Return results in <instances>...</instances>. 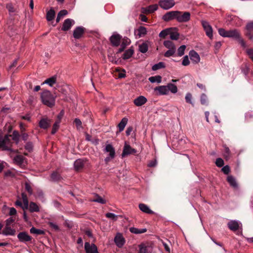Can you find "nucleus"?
<instances>
[{
    "label": "nucleus",
    "mask_w": 253,
    "mask_h": 253,
    "mask_svg": "<svg viewBox=\"0 0 253 253\" xmlns=\"http://www.w3.org/2000/svg\"><path fill=\"white\" fill-rule=\"evenodd\" d=\"M218 31L219 34L223 37L232 38L238 39L240 44L243 46H245V42L242 39L240 38V34L237 30L226 31L224 29L219 28Z\"/></svg>",
    "instance_id": "obj_1"
},
{
    "label": "nucleus",
    "mask_w": 253,
    "mask_h": 253,
    "mask_svg": "<svg viewBox=\"0 0 253 253\" xmlns=\"http://www.w3.org/2000/svg\"><path fill=\"white\" fill-rule=\"evenodd\" d=\"M41 98L42 103L49 107H52L55 104V97L49 91H45L41 94Z\"/></svg>",
    "instance_id": "obj_2"
},
{
    "label": "nucleus",
    "mask_w": 253,
    "mask_h": 253,
    "mask_svg": "<svg viewBox=\"0 0 253 253\" xmlns=\"http://www.w3.org/2000/svg\"><path fill=\"white\" fill-rule=\"evenodd\" d=\"M191 14L188 11H177L176 21L179 23H186L190 20Z\"/></svg>",
    "instance_id": "obj_3"
},
{
    "label": "nucleus",
    "mask_w": 253,
    "mask_h": 253,
    "mask_svg": "<svg viewBox=\"0 0 253 253\" xmlns=\"http://www.w3.org/2000/svg\"><path fill=\"white\" fill-rule=\"evenodd\" d=\"M9 136L5 135L4 137H0V148L4 150H11V142Z\"/></svg>",
    "instance_id": "obj_4"
},
{
    "label": "nucleus",
    "mask_w": 253,
    "mask_h": 253,
    "mask_svg": "<svg viewBox=\"0 0 253 253\" xmlns=\"http://www.w3.org/2000/svg\"><path fill=\"white\" fill-rule=\"evenodd\" d=\"M201 24L206 32V35L210 39H212L213 37V30L211 25L208 21L205 20H202Z\"/></svg>",
    "instance_id": "obj_5"
},
{
    "label": "nucleus",
    "mask_w": 253,
    "mask_h": 253,
    "mask_svg": "<svg viewBox=\"0 0 253 253\" xmlns=\"http://www.w3.org/2000/svg\"><path fill=\"white\" fill-rule=\"evenodd\" d=\"M159 5L164 9H169L175 5V2L174 0H161Z\"/></svg>",
    "instance_id": "obj_6"
},
{
    "label": "nucleus",
    "mask_w": 253,
    "mask_h": 253,
    "mask_svg": "<svg viewBox=\"0 0 253 253\" xmlns=\"http://www.w3.org/2000/svg\"><path fill=\"white\" fill-rule=\"evenodd\" d=\"M227 225L229 229L234 232L241 228L242 227V224L236 220H230L228 222Z\"/></svg>",
    "instance_id": "obj_7"
},
{
    "label": "nucleus",
    "mask_w": 253,
    "mask_h": 253,
    "mask_svg": "<svg viewBox=\"0 0 253 253\" xmlns=\"http://www.w3.org/2000/svg\"><path fill=\"white\" fill-rule=\"evenodd\" d=\"M114 242L118 247L122 248L125 243V239L121 233H118L114 238Z\"/></svg>",
    "instance_id": "obj_8"
},
{
    "label": "nucleus",
    "mask_w": 253,
    "mask_h": 253,
    "mask_svg": "<svg viewBox=\"0 0 253 253\" xmlns=\"http://www.w3.org/2000/svg\"><path fill=\"white\" fill-rule=\"evenodd\" d=\"M84 249L86 253H98L97 248L94 244H90L88 242L85 243Z\"/></svg>",
    "instance_id": "obj_9"
},
{
    "label": "nucleus",
    "mask_w": 253,
    "mask_h": 253,
    "mask_svg": "<svg viewBox=\"0 0 253 253\" xmlns=\"http://www.w3.org/2000/svg\"><path fill=\"white\" fill-rule=\"evenodd\" d=\"M177 11H171L167 12L163 16V19L165 21H169L173 19L176 20Z\"/></svg>",
    "instance_id": "obj_10"
},
{
    "label": "nucleus",
    "mask_w": 253,
    "mask_h": 253,
    "mask_svg": "<svg viewBox=\"0 0 253 253\" xmlns=\"http://www.w3.org/2000/svg\"><path fill=\"white\" fill-rule=\"evenodd\" d=\"M136 153V150L132 148L130 146L127 144L126 142L125 144L123 151L122 154L123 157L129 154H135Z\"/></svg>",
    "instance_id": "obj_11"
},
{
    "label": "nucleus",
    "mask_w": 253,
    "mask_h": 253,
    "mask_svg": "<svg viewBox=\"0 0 253 253\" xmlns=\"http://www.w3.org/2000/svg\"><path fill=\"white\" fill-rule=\"evenodd\" d=\"M17 238L21 242H30L32 240V237L26 232H20Z\"/></svg>",
    "instance_id": "obj_12"
},
{
    "label": "nucleus",
    "mask_w": 253,
    "mask_h": 253,
    "mask_svg": "<svg viewBox=\"0 0 253 253\" xmlns=\"http://www.w3.org/2000/svg\"><path fill=\"white\" fill-rule=\"evenodd\" d=\"M122 37L119 34H114L110 37V42L113 45L118 46L120 44Z\"/></svg>",
    "instance_id": "obj_13"
},
{
    "label": "nucleus",
    "mask_w": 253,
    "mask_h": 253,
    "mask_svg": "<svg viewBox=\"0 0 253 253\" xmlns=\"http://www.w3.org/2000/svg\"><path fill=\"white\" fill-rule=\"evenodd\" d=\"M84 33V28L83 27H78L73 32V36L75 39L81 38Z\"/></svg>",
    "instance_id": "obj_14"
},
{
    "label": "nucleus",
    "mask_w": 253,
    "mask_h": 253,
    "mask_svg": "<svg viewBox=\"0 0 253 253\" xmlns=\"http://www.w3.org/2000/svg\"><path fill=\"white\" fill-rule=\"evenodd\" d=\"M167 85H161L154 88L157 91V94L159 95H167L169 94Z\"/></svg>",
    "instance_id": "obj_15"
},
{
    "label": "nucleus",
    "mask_w": 253,
    "mask_h": 253,
    "mask_svg": "<svg viewBox=\"0 0 253 253\" xmlns=\"http://www.w3.org/2000/svg\"><path fill=\"white\" fill-rule=\"evenodd\" d=\"M75 22L71 19H66L63 24L61 30L64 31L69 30L72 25H74Z\"/></svg>",
    "instance_id": "obj_16"
},
{
    "label": "nucleus",
    "mask_w": 253,
    "mask_h": 253,
    "mask_svg": "<svg viewBox=\"0 0 253 253\" xmlns=\"http://www.w3.org/2000/svg\"><path fill=\"white\" fill-rule=\"evenodd\" d=\"M15 229L11 228L10 226L6 225L2 231L1 234L5 236H13L15 234Z\"/></svg>",
    "instance_id": "obj_17"
},
{
    "label": "nucleus",
    "mask_w": 253,
    "mask_h": 253,
    "mask_svg": "<svg viewBox=\"0 0 253 253\" xmlns=\"http://www.w3.org/2000/svg\"><path fill=\"white\" fill-rule=\"evenodd\" d=\"M147 98L143 96H139L135 98L133 103L136 106H141L147 102Z\"/></svg>",
    "instance_id": "obj_18"
},
{
    "label": "nucleus",
    "mask_w": 253,
    "mask_h": 253,
    "mask_svg": "<svg viewBox=\"0 0 253 253\" xmlns=\"http://www.w3.org/2000/svg\"><path fill=\"white\" fill-rule=\"evenodd\" d=\"M190 59L195 63H198L200 61V57L199 54L195 51L192 50L189 52Z\"/></svg>",
    "instance_id": "obj_19"
},
{
    "label": "nucleus",
    "mask_w": 253,
    "mask_h": 253,
    "mask_svg": "<svg viewBox=\"0 0 253 253\" xmlns=\"http://www.w3.org/2000/svg\"><path fill=\"white\" fill-rule=\"evenodd\" d=\"M121 48H119L118 52H122L124 49L126 47V46L128 45H129L130 43V40L124 37L123 39H121Z\"/></svg>",
    "instance_id": "obj_20"
},
{
    "label": "nucleus",
    "mask_w": 253,
    "mask_h": 253,
    "mask_svg": "<svg viewBox=\"0 0 253 253\" xmlns=\"http://www.w3.org/2000/svg\"><path fill=\"white\" fill-rule=\"evenodd\" d=\"M171 30L170 32L169 36L170 38L172 40H177L178 39L179 34L178 33V30L177 28H170Z\"/></svg>",
    "instance_id": "obj_21"
},
{
    "label": "nucleus",
    "mask_w": 253,
    "mask_h": 253,
    "mask_svg": "<svg viewBox=\"0 0 253 253\" xmlns=\"http://www.w3.org/2000/svg\"><path fill=\"white\" fill-rule=\"evenodd\" d=\"M158 9V5L157 4L151 5L147 7L142 8V12L143 13H150L154 12Z\"/></svg>",
    "instance_id": "obj_22"
},
{
    "label": "nucleus",
    "mask_w": 253,
    "mask_h": 253,
    "mask_svg": "<svg viewBox=\"0 0 253 253\" xmlns=\"http://www.w3.org/2000/svg\"><path fill=\"white\" fill-rule=\"evenodd\" d=\"M105 151L109 153L111 158H114L115 156V149L111 144H107L105 148Z\"/></svg>",
    "instance_id": "obj_23"
},
{
    "label": "nucleus",
    "mask_w": 253,
    "mask_h": 253,
    "mask_svg": "<svg viewBox=\"0 0 253 253\" xmlns=\"http://www.w3.org/2000/svg\"><path fill=\"white\" fill-rule=\"evenodd\" d=\"M138 207L140 211L144 213L148 214L154 213V212L150 209L149 207L144 204H139Z\"/></svg>",
    "instance_id": "obj_24"
},
{
    "label": "nucleus",
    "mask_w": 253,
    "mask_h": 253,
    "mask_svg": "<svg viewBox=\"0 0 253 253\" xmlns=\"http://www.w3.org/2000/svg\"><path fill=\"white\" fill-rule=\"evenodd\" d=\"M84 166V162L82 159H78L74 162V168L76 170L82 169Z\"/></svg>",
    "instance_id": "obj_25"
},
{
    "label": "nucleus",
    "mask_w": 253,
    "mask_h": 253,
    "mask_svg": "<svg viewBox=\"0 0 253 253\" xmlns=\"http://www.w3.org/2000/svg\"><path fill=\"white\" fill-rule=\"evenodd\" d=\"M28 209L30 212H39L40 211V207L34 202H31L28 205Z\"/></svg>",
    "instance_id": "obj_26"
},
{
    "label": "nucleus",
    "mask_w": 253,
    "mask_h": 253,
    "mask_svg": "<svg viewBox=\"0 0 253 253\" xmlns=\"http://www.w3.org/2000/svg\"><path fill=\"white\" fill-rule=\"evenodd\" d=\"M128 119L126 118H123L120 123L118 124V127L120 132L122 131L127 124Z\"/></svg>",
    "instance_id": "obj_27"
},
{
    "label": "nucleus",
    "mask_w": 253,
    "mask_h": 253,
    "mask_svg": "<svg viewBox=\"0 0 253 253\" xmlns=\"http://www.w3.org/2000/svg\"><path fill=\"white\" fill-rule=\"evenodd\" d=\"M22 199L23 203V206L22 209L23 210H27L28 209L29 201L27 195L25 193H22Z\"/></svg>",
    "instance_id": "obj_28"
},
{
    "label": "nucleus",
    "mask_w": 253,
    "mask_h": 253,
    "mask_svg": "<svg viewBox=\"0 0 253 253\" xmlns=\"http://www.w3.org/2000/svg\"><path fill=\"white\" fill-rule=\"evenodd\" d=\"M129 231L132 233L138 234L144 233L146 232L147 230L145 228L138 229L135 227H130Z\"/></svg>",
    "instance_id": "obj_29"
},
{
    "label": "nucleus",
    "mask_w": 253,
    "mask_h": 253,
    "mask_svg": "<svg viewBox=\"0 0 253 253\" xmlns=\"http://www.w3.org/2000/svg\"><path fill=\"white\" fill-rule=\"evenodd\" d=\"M164 45L169 49H176V47L173 42L169 40L165 41L164 42Z\"/></svg>",
    "instance_id": "obj_30"
},
{
    "label": "nucleus",
    "mask_w": 253,
    "mask_h": 253,
    "mask_svg": "<svg viewBox=\"0 0 253 253\" xmlns=\"http://www.w3.org/2000/svg\"><path fill=\"white\" fill-rule=\"evenodd\" d=\"M168 93L170 91L172 93H176L177 92V86L172 84H168L167 85Z\"/></svg>",
    "instance_id": "obj_31"
},
{
    "label": "nucleus",
    "mask_w": 253,
    "mask_h": 253,
    "mask_svg": "<svg viewBox=\"0 0 253 253\" xmlns=\"http://www.w3.org/2000/svg\"><path fill=\"white\" fill-rule=\"evenodd\" d=\"M227 181L230 185L234 188L237 187V183L235 179L231 175H229L227 177Z\"/></svg>",
    "instance_id": "obj_32"
},
{
    "label": "nucleus",
    "mask_w": 253,
    "mask_h": 253,
    "mask_svg": "<svg viewBox=\"0 0 253 253\" xmlns=\"http://www.w3.org/2000/svg\"><path fill=\"white\" fill-rule=\"evenodd\" d=\"M49 126V123L47 119H43L39 123V126L43 129L47 128Z\"/></svg>",
    "instance_id": "obj_33"
},
{
    "label": "nucleus",
    "mask_w": 253,
    "mask_h": 253,
    "mask_svg": "<svg viewBox=\"0 0 253 253\" xmlns=\"http://www.w3.org/2000/svg\"><path fill=\"white\" fill-rule=\"evenodd\" d=\"M55 12L52 9H50L47 11L46 14V19L47 21H51L54 18Z\"/></svg>",
    "instance_id": "obj_34"
},
{
    "label": "nucleus",
    "mask_w": 253,
    "mask_h": 253,
    "mask_svg": "<svg viewBox=\"0 0 253 253\" xmlns=\"http://www.w3.org/2000/svg\"><path fill=\"white\" fill-rule=\"evenodd\" d=\"M147 34V30L144 27L141 26L137 30V35L139 38L145 36Z\"/></svg>",
    "instance_id": "obj_35"
},
{
    "label": "nucleus",
    "mask_w": 253,
    "mask_h": 253,
    "mask_svg": "<svg viewBox=\"0 0 253 253\" xmlns=\"http://www.w3.org/2000/svg\"><path fill=\"white\" fill-rule=\"evenodd\" d=\"M171 30L170 28L162 30L159 34V37L161 38H165L168 35H169Z\"/></svg>",
    "instance_id": "obj_36"
},
{
    "label": "nucleus",
    "mask_w": 253,
    "mask_h": 253,
    "mask_svg": "<svg viewBox=\"0 0 253 253\" xmlns=\"http://www.w3.org/2000/svg\"><path fill=\"white\" fill-rule=\"evenodd\" d=\"M148 49V45L146 42H143L142 44L139 45V50L143 53H146Z\"/></svg>",
    "instance_id": "obj_37"
},
{
    "label": "nucleus",
    "mask_w": 253,
    "mask_h": 253,
    "mask_svg": "<svg viewBox=\"0 0 253 253\" xmlns=\"http://www.w3.org/2000/svg\"><path fill=\"white\" fill-rule=\"evenodd\" d=\"M149 81L152 83H160L162 81V77L160 76H155L150 77L149 78Z\"/></svg>",
    "instance_id": "obj_38"
},
{
    "label": "nucleus",
    "mask_w": 253,
    "mask_h": 253,
    "mask_svg": "<svg viewBox=\"0 0 253 253\" xmlns=\"http://www.w3.org/2000/svg\"><path fill=\"white\" fill-rule=\"evenodd\" d=\"M133 54V50L131 48H129L126 50L123 55V59H129L132 55Z\"/></svg>",
    "instance_id": "obj_39"
},
{
    "label": "nucleus",
    "mask_w": 253,
    "mask_h": 253,
    "mask_svg": "<svg viewBox=\"0 0 253 253\" xmlns=\"http://www.w3.org/2000/svg\"><path fill=\"white\" fill-rule=\"evenodd\" d=\"M68 14V11L66 10H61L57 15L56 18V22H59L61 18H62L64 16Z\"/></svg>",
    "instance_id": "obj_40"
},
{
    "label": "nucleus",
    "mask_w": 253,
    "mask_h": 253,
    "mask_svg": "<svg viewBox=\"0 0 253 253\" xmlns=\"http://www.w3.org/2000/svg\"><path fill=\"white\" fill-rule=\"evenodd\" d=\"M105 215L106 217L114 221H117L118 220V217L119 216V215L115 214L114 213L111 212L106 213Z\"/></svg>",
    "instance_id": "obj_41"
},
{
    "label": "nucleus",
    "mask_w": 253,
    "mask_h": 253,
    "mask_svg": "<svg viewBox=\"0 0 253 253\" xmlns=\"http://www.w3.org/2000/svg\"><path fill=\"white\" fill-rule=\"evenodd\" d=\"M165 63L163 62H160L158 63V64H156L152 66V69L153 71H156L158 69L164 68H165Z\"/></svg>",
    "instance_id": "obj_42"
},
{
    "label": "nucleus",
    "mask_w": 253,
    "mask_h": 253,
    "mask_svg": "<svg viewBox=\"0 0 253 253\" xmlns=\"http://www.w3.org/2000/svg\"><path fill=\"white\" fill-rule=\"evenodd\" d=\"M30 233L36 235H42L44 234V231L41 229H36L35 227H32L30 230Z\"/></svg>",
    "instance_id": "obj_43"
},
{
    "label": "nucleus",
    "mask_w": 253,
    "mask_h": 253,
    "mask_svg": "<svg viewBox=\"0 0 253 253\" xmlns=\"http://www.w3.org/2000/svg\"><path fill=\"white\" fill-rule=\"evenodd\" d=\"M56 82V78L55 77H51L50 78L46 79L42 84H48L50 86H52Z\"/></svg>",
    "instance_id": "obj_44"
},
{
    "label": "nucleus",
    "mask_w": 253,
    "mask_h": 253,
    "mask_svg": "<svg viewBox=\"0 0 253 253\" xmlns=\"http://www.w3.org/2000/svg\"><path fill=\"white\" fill-rule=\"evenodd\" d=\"M139 251L138 253H148L147 247L144 244H141L139 246Z\"/></svg>",
    "instance_id": "obj_45"
},
{
    "label": "nucleus",
    "mask_w": 253,
    "mask_h": 253,
    "mask_svg": "<svg viewBox=\"0 0 253 253\" xmlns=\"http://www.w3.org/2000/svg\"><path fill=\"white\" fill-rule=\"evenodd\" d=\"M116 71L119 73L118 78H123L126 77V71L124 69L121 70L120 68H116Z\"/></svg>",
    "instance_id": "obj_46"
},
{
    "label": "nucleus",
    "mask_w": 253,
    "mask_h": 253,
    "mask_svg": "<svg viewBox=\"0 0 253 253\" xmlns=\"http://www.w3.org/2000/svg\"><path fill=\"white\" fill-rule=\"evenodd\" d=\"M51 178L53 181H58L60 179V175L58 172H53L51 175Z\"/></svg>",
    "instance_id": "obj_47"
},
{
    "label": "nucleus",
    "mask_w": 253,
    "mask_h": 253,
    "mask_svg": "<svg viewBox=\"0 0 253 253\" xmlns=\"http://www.w3.org/2000/svg\"><path fill=\"white\" fill-rule=\"evenodd\" d=\"M186 49V46L185 45H182L180 46L177 50V53L178 56H181L184 54V51Z\"/></svg>",
    "instance_id": "obj_48"
},
{
    "label": "nucleus",
    "mask_w": 253,
    "mask_h": 253,
    "mask_svg": "<svg viewBox=\"0 0 253 253\" xmlns=\"http://www.w3.org/2000/svg\"><path fill=\"white\" fill-rule=\"evenodd\" d=\"M6 208L8 209V207H7L6 205L3 206V209ZM9 215L10 216L15 215L17 213V211L14 208H9Z\"/></svg>",
    "instance_id": "obj_49"
},
{
    "label": "nucleus",
    "mask_w": 253,
    "mask_h": 253,
    "mask_svg": "<svg viewBox=\"0 0 253 253\" xmlns=\"http://www.w3.org/2000/svg\"><path fill=\"white\" fill-rule=\"evenodd\" d=\"M59 124H60L59 121H56L54 124L53 127H52V131H51L52 134H54L57 131V130H58L59 126Z\"/></svg>",
    "instance_id": "obj_50"
},
{
    "label": "nucleus",
    "mask_w": 253,
    "mask_h": 253,
    "mask_svg": "<svg viewBox=\"0 0 253 253\" xmlns=\"http://www.w3.org/2000/svg\"><path fill=\"white\" fill-rule=\"evenodd\" d=\"M175 51L176 49H169L165 53L164 56L166 57H170L175 53Z\"/></svg>",
    "instance_id": "obj_51"
},
{
    "label": "nucleus",
    "mask_w": 253,
    "mask_h": 253,
    "mask_svg": "<svg viewBox=\"0 0 253 253\" xmlns=\"http://www.w3.org/2000/svg\"><path fill=\"white\" fill-rule=\"evenodd\" d=\"M93 202H97L101 204H105L106 201L100 196H96V198L92 200Z\"/></svg>",
    "instance_id": "obj_52"
},
{
    "label": "nucleus",
    "mask_w": 253,
    "mask_h": 253,
    "mask_svg": "<svg viewBox=\"0 0 253 253\" xmlns=\"http://www.w3.org/2000/svg\"><path fill=\"white\" fill-rule=\"evenodd\" d=\"M192 95L190 93H187L185 96V100L186 102L193 105L192 102Z\"/></svg>",
    "instance_id": "obj_53"
},
{
    "label": "nucleus",
    "mask_w": 253,
    "mask_h": 253,
    "mask_svg": "<svg viewBox=\"0 0 253 253\" xmlns=\"http://www.w3.org/2000/svg\"><path fill=\"white\" fill-rule=\"evenodd\" d=\"M208 98L207 95L203 93L201 96V102L203 105H206L207 104Z\"/></svg>",
    "instance_id": "obj_54"
},
{
    "label": "nucleus",
    "mask_w": 253,
    "mask_h": 253,
    "mask_svg": "<svg viewBox=\"0 0 253 253\" xmlns=\"http://www.w3.org/2000/svg\"><path fill=\"white\" fill-rule=\"evenodd\" d=\"M215 164L218 167H221L224 165V161L221 158H218L216 160Z\"/></svg>",
    "instance_id": "obj_55"
},
{
    "label": "nucleus",
    "mask_w": 253,
    "mask_h": 253,
    "mask_svg": "<svg viewBox=\"0 0 253 253\" xmlns=\"http://www.w3.org/2000/svg\"><path fill=\"white\" fill-rule=\"evenodd\" d=\"M14 160L16 163H17L19 165L21 164L23 162V158L21 156H16L14 158Z\"/></svg>",
    "instance_id": "obj_56"
},
{
    "label": "nucleus",
    "mask_w": 253,
    "mask_h": 253,
    "mask_svg": "<svg viewBox=\"0 0 253 253\" xmlns=\"http://www.w3.org/2000/svg\"><path fill=\"white\" fill-rule=\"evenodd\" d=\"M12 139L13 140H14V141H15L16 142V143H17L18 142V139H19V134H18V132L16 131H14L13 133H12Z\"/></svg>",
    "instance_id": "obj_57"
},
{
    "label": "nucleus",
    "mask_w": 253,
    "mask_h": 253,
    "mask_svg": "<svg viewBox=\"0 0 253 253\" xmlns=\"http://www.w3.org/2000/svg\"><path fill=\"white\" fill-rule=\"evenodd\" d=\"M189 63H190V62H189L188 56L187 55L183 57V60L182 62V64L183 66H187L189 64Z\"/></svg>",
    "instance_id": "obj_58"
},
{
    "label": "nucleus",
    "mask_w": 253,
    "mask_h": 253,
    "mask_svg": "<svg viewBox=\"0 0 253 253\" xmlns=\"http://www.w3.org/2000/svg\"><path fill=\"white\" fill-rule=\"evenodd\" d=\"M221 170L224 173L227 174L230 171V169L229 167L226 165L222 168Z\"/></svg>",
    "instance_id": "obj_59"
},
{
    "label": "nucleus",
    "mask_w": 253,
    "mask_h": 253,
    "mask_svg": "<svg viewBox=\"0 0 253 253\" xmlns=\"http://www.w3.org/2000/svg\"><path fill=\"white\" fill-rule=\"evenodd\" d=\"M15 221V219L13 217H10L7 219L5 221V225L10 226L12 223H13Z\"/></svg>",
    "instance_id": "obj_60"
},
{
    "label": "nucleus",
    "mask_w": 253,
    "mask_h": 253,
    "mask_svg": "<svg viewBox=\"0 0 253 253\" xmlns=\"http://www.w3.org/2000/svg\"><path fill=\"white\" fill-rule=\"evenodd\" d=\"M74 122L78 129L82 127V122L80 119L78 118L75 119Z\"/></svg>",
    "instance_id": "obj_61"
},
{
    "label": "nucleus",
    "mask_w": 253,
    "mask_h": 253,
    "mask_svg": "<svg viewBox=\"0 0 253 253\" xmlns=\"http://www.w3.org/2000/svg\"><path fill=\"white\" fill-rule=\"evenodd\" d=\"M4 175L6 177H14V173L10 170H8L4 172Z\"/></svg>",
    "instance_id": "obj_62"
},
{
    "label": "nucleus",
    "mask_w": 253,
    "mask_h": 253,
    "mask_svg": "<svg viewBox=\"0 0 253 253\" xmlns=\"http://www.w3.org/2000/svg\"><path fill=\"white\" fill-rule=\"evenodd\" d=\"M246 29L248 31H253V21L247 24Z\"/></svg>",
    "instance_id": "obj_63"
},
{
    "label": "nucleus",
    "mask_w": 253,
    "mask_h": 253,
    "mask_svg": "<svg viewBox=\"0 0 253 253\" xmlns=\"http://www.w3.org/2000/svg\"><path fill=\"white\" fill-rule=\"evenodd\" d=\"M157 165L156 160H153L150 161L148 164V167H155Z\"/></svg>",
    "instance_id": "obj_64"
}]
</instances>
